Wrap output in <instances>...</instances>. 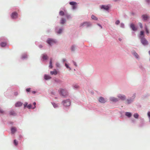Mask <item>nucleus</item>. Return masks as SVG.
<instances>
[{
  "label": "nucleus",
  "mask_w": 150,
  "mask_h": 150,
  "mask_svg": "<svg viewBox=\"0 0 150 150\" xmlns=\"http://www.w3.org/2000/svg\"><path fill=\"white\" fill-rule=\"evenodd\" d=\"M120 23V21L119 20H117L115 22V24L116 25H118V24H119Z\"/></svg>",
  "instance_id": "nucleus-40"
},
{
  "label": "nucleus",
  "mask_w": 150,
  "mask_h": 150,
  "mask_svg": "<svg viewBox=\"0 0 150 150\" xmlns=\"http://www.w3.org/2000/svg\"><path fill=\"white\" fill-rule=\"evenodd\" d=\"M139 67L141 68V69H142V65H140V66H139Z\"/></svg>",
  "instance_id": "nucleus-59"
},
{
  "label": "nucleus",
  "mask_w": 150,
  "mask_h": 150,
  "mask_svg": "<svg viewBox=\"0 0 150 150\" xmlns=\"http://www.w3.org/2000/svg\"><path fill=\"white\" fill-rule=\"evenodd\" d=\"M41 60L42 62L46 61L48 59V57L45 53L42 54L41 56Z\"/></svg>",
  "instance_id": "nucleus-7"
},
{
  "label": "nucleus",
  "mask_w": 150,
  "mask_h": 150,
  "mask_svg": "<svg viewBox=\"0 0 150 150\" xmlns=\"http://www.w3.org/2000/svg\"><path fill=\"white\" fill-rule=\"evenodd\" d=\"M10 16L12 19L16 20L18 18V14L16 11H14L12 13Z\"/></svg>",
  "instance_id": "nucleus-6"
},
{
  "label": "nucleus",
  "mask_w": 150,
  "mask_h": 150,
  "mask_svg": "<svg viewBox=\"0 0 150 150\" xmlns=\"http://www.w3.org/2000/svg\"><path fill=\"white\" fill-rule=\"evenodd\" d=\"M47 32H48V33H49V32H51V29H48V30H47Z\"/></svg>",
  "instance_id": "nucleus-56"
},
{
  "label": "nucleus",
  "mask_w": 150,
  "mask_h": 150,
  "mask_svg": "<svg viewBox=\"0 0 150 150\" xmlns=\"http://www.w3.org/2000/svg\"><path fill=\"white\" fill-rule=\"evenodd\" d=\"M91 18L92 20H98V18L93 15H91Z\"/></svg>",
  "instance_id": "nucleus-26"
},
{
  "label": "nucleus",
  "mask_w": 150,
  "mask_h": 150,
  "mask_svg": "<svg viewBox=\"0 0 150 150\" xmlns=\"http://www.w3.org/2000/svg\"><path fill=\"white\" fill-rule=\"evenodd\" d=\"M23 103L20 102H18L15 104V106L16 107H20L22 105Z\"/></svg>",
  "instance_id": "nucleus-24"
},
{
  "label": "nucleus",
  "mask_w": 150,
  "mask_h": 150,
  "mask_svg": "<svg viewBox=\"0 0 150 150\" xmlns=\"http://www.w3.org/2000/svg\"><path fill=\"white\" fill-rule=\"evenodd\" d=\"M144 29L145 31L146 34L148 35L149 33V31L148 29L147 26L146 25H145L144 26Z\"/></svg>",
  "instance_id": "nucleus-20"
},
{
  "label": "nucleus",
  "mask_w": 150,
  "mask_h": 150,
  "mask_svg": "<svg viewBox=\"0 0 150 150\" xmlns=\"http://www.w3.org/2000/svg\"><path fill=\"white\" fill-rule=\"evenodd\" d=\"M30 88H27L26 89V91L27 92H29L30 91Z\"/></svg>",
  "instance_id": "nucleus-51"
},
{
  "label": "nucleus",
  "mask_w": 150,
  "mask_h": 150,
  "mask_svg": "<svg viewBox=\"0 0 150 150\" xmlns=\"http://www.w3.org/2000/svg\"><path fill=\"white\" fill-rule=\"evenodd\" d=\"M118 39H119V40L120 41H121V40H122V39L120 38H119Z\"/></svg>",
  "instance_id": "nucleus-58"
},
{
  "label": "nucleus",
  "mask_w": 150,
  "mask_h": 150,
  "mask_svg": "<svg viewBox=\"0 0 150 150\" xmlns=\"http://www.w3.org/2000/svg\"><path fill=\"white\" fill-rule=\"evenodd\" d=\"M49 64V67L50 69L52 68H53V66L52 65V58H50Z\"/></svg>",
  "instance_id": "nucleus-23"
},
{
  "label": "nucleus",
  "mask_w": 150,
  "mask_h": 150,
  "mask_svg": "<svg viewBox=\"0 0 150 150\" xmlns=\"http://www.w3.org/2000/svg\"><path fill=\"white\" fill-rule=\"evenodd\" d=\"M59 71L56 70V69H54L53 71H51L50 72V73L52 75H56L58 74Z\"/></svg>",
  "instance_id": "nucleus-15"
},
{
  "label": "nucleus",
  "mask_w": 150,
  "mask_h": 150,
  "mask_svg": "<svg viewBox=\"0 0 150 150\" xmlns=\"http://www.w3.org/2000/svg\"><path fill=\"white\" fill-rule=\"evenodd\" d=\"M33 104L34 105V107L32 108L33 109H34V108H35L36 107L35 105H36V103L35 102H34L33 103Z\"/></svg>",
  "instance_id": "nucleus-48"
},
{
  "label": "nucleus",
  "mask_w": 150,
  "mask_h": 150,
  "mask_svg": "<svg viewBox=\"0 0 150 150\" xmlns=\"http://www.w3.org/2000/svg\"><path fill=\"white\" fill-rule=\"evenodd\" d=\"M8 42H0V45L2 47H5L7 45Z\"/></svg>",
  "instance_id": "nucleus-18"
},
{
  "label": "nucleus",
  "mask_w": 150,
  "mask_h": 150,
  "mask_svg": "<svg viewBox=\"0 0 150 150\" xmlns=\"http://www.w3.org/2000/svg\"><path fill=\"white\" fill-rule=\"evenodd\" d=\"M14 143L15 145H17L18 144V142L16 140H14Z\"/></svg>",
  "instance_id": "nucleus-43"
},
{
  "label": "nucleus",
  "mask_w": 150,
  "mask_h": 150,
  "mask_svg": "<svg viewBox=\"0 0 150 150\" xmlns=\"http://www.w3.org/2000/svg\"><path fill=\"white\" fill-rule=\"evenodd\" d=\"M120 27L122 28H125L124 24L123 23H121L120 24Z\"/></svg>",
  "instance_id": "nucleus-38"
},
{
  "label": "nucleus",
  "mask_w": 150,
  "mask_h": 150,
  "mask_svg": "<svg viewBox=\"0 0 150 150\" xmlns=\"http://www.w3.org/2000/svg\"><path fill=\"white\" fill-rule=\"evenodd\" d=\"M118 97L119 99H121L122 100H124L126 99V97L124 95H119L118 96Z\"/></svg>",
  "instance_id": "nucleus-17"
},
{
  "label": "nucleus",
  "mask_w": 150,
  "mask_h": 150,
  "mask_svg": "<svg viewBox=\"0 0 150 150\" xmlns=\"http://www.w3.org/2000/svg\"><path fill=\"white\" fill-rule=\"evenodd\" d=\"M44 75H48L47 74H45Z\"/></svg>",
  "instance_id": "nucleus-62"
},
{
  "label": "nucleus",
  "mask_w": 150,
  "mask_h": 150,
  "mask_svg": "<svg viewBox=\"0 0 150 150\" xmlns=\"http://www.w3.org/2000/svg\"><path fill=\"white\" fill-rule=\"evenodd\" d=\"M38 47L40 48L41 49L43 47V46L42 45H38Z\"/></svg>",
  "instance_id": "nucleus-52"
},
{
  "label": "nucleus",
  "mask_w": 150,
  "mask_h": 150,
  "mask_svg": "<svg viewBox=\"0 0 150 150\" xmlns=\"http://www.w3.org/2000/svg\"><path fill=\"white\" fill-rule=\"evenodd\" d=\"M134 117L136 118H138L139 117V115L137 113H134Z\"/></svg>",
  "instance_id": "nucleus-36"
},
{
  "label": "nucleus",
  "mask_w": 150,
  "mask_h": 150,
  "mask_svg": "<svg viewBox=\"0 0 150 150\" xmlns=\"http://www.w3.org/2000/svg\"><path fill=\"white\" fill-rule=\"evenodd\" d=\"M27 107L28 108V109H30V108H32V105H31V104H29V105H27Z\"/></svg>",
  "instance_id": "nucleus-42"
},
{
  "label": "nucleus",
  "mask_w": 150,
  "mask_h": 150,
  "mask_svg": "<svg viewBox=\"0 0 150 150\" xmlns=\"http://www.w3.org/2000/svg\"><path fill=\"white\" fill-rule=\"evenodd\" d=\"M139 38L140 39L142 44L144 46H146L148 44V42L145 38L144 32L141 30L140 32Z\"/></svg>",
  "instance_id": "nucleus-1"
},
{
  "label": "nucleus",
  "mask_w": 150,
  "mask_h": 150,
  "mask_svg": "<svg viewBox=\"0 0 150 150\" xmlns=\"http://www.w3.org/2000/svg\"><path fill=\"white\" fill-rule=\"evenodd\" d=\"M110 5L108 4L107 5H102L100 6V8L101 9H103L106 11H108L110 8Z\"/></svg>",
  "instance_id": "nucleus-5"
},
{
  "label": "nucleus",
  "mask_w": 150,
  "mask_h": 150,
  "mask_svg": "<svg viewBox=\"0 0 150 150\" xmlns=\"http://www.w3.org/2000/svg\"><path fill=\"white\" fill-rule=\"evenodd\" d=\"M64 65L67 69H69V70H71V68L70 67L68 64L65 63Z\"/></svg>",
  "instance_id": "nucleus-32"
},
{
  "label": "nucleus",
  "mask_w": 150,
  "mask_h": 150,
  "mask_svg": "<svg viewBox=\"0 0 150 150\" xmlns=\"http://www.w3.org/2000/svg\"><path fill=\"white\" fill-rule=\"evenodd\" d=\"M62 103L63 105L65 106H69L71 104L70 100H64L63 101Z\"/></svg>",
  "instance_id": "nucleus-10"
},
{
  "label": "nucleus",
  "mask_w": 150,
  "mask_h": 150,
  "mask_svg": "<svg viewBox=\"0 0 150 150\" xmlns=\"http://www.w3.org/2000/svg\"><path fill=\"white\" fill-rule=\"evenodd\" d=\"M67 61V60L66 59L64 58L62 60V61L63 62H64Z\"/></svg>",
  "instance_id": "nucleus-53"
},
{
  "label": "nucleus",
  "mask_w": 150,
  "mask_h": 150,
  "mask_svg": "<svg viewBox=\"0 0 150 150\" xmlns=\"http://www.w3.org/2000/svg\"><path fill=\"white\" fill-rule=\"evenodd\" d=\"M73 64H74V65L76 67H77V65L76 63L74 61H73Z\"/></svg>",
  "instance_id": "nucleus-46"
},
{
  "label": "nucleus",
  "mask_w": 150,
  "mask_h": 150,
  "mask_svg": "<svg viewBox=\"0 0 150 150\" xmlns=\"http://www.w3.org/2000/svg\"><path fill=\"white\" fill-rule=\"evenodd\" d=\"M60 95L64 97H66L68 95L67 91L65 89L60 88L59 90Z\"/></svg>",
  "instance_id": "nucleus-4"
},
{
  "label": "nucleus",
  "mask_w": 150,
  "mask_h": 150,
  "mask_svg": "<svg viewBox=\"0 0 150 150\" xmlns=\"http://www.w3.org/2000/svg\"><path fill=\"white\" fill-rule=\"evenodd\" d=\"M56 33L58 34H61L62 32L63 29L62 28H60L58 30H57L56 29Z\"/></svg>",
  "instance_id": "nucleus-19"
},
{
  "label": "nucleus",
  "mask_w": 150,
  "mask_h": 150,
  "mask_svg": "<svg viewBox=\"0 0 150 150\" xmlns=\"http://www.w3.org/2000/svg\"><path fill=\"white\" fill-rule=\"evenodd\" d=\"M147 115L149 118H150V112H148Z\"/></svg>",
  "instance_id": "nucleus-54"
},
{
  "label": "nucleus",
  "mask_w": 150,
  "mask_h": 150,
  "mask_svg": "<svg viewBox=\"0 0 150 150\" xmlns=\"http://www.w3.org/2000/svg\"><path fill=\"white\" fill-rule=\"evenodd\" d=\"M16 131V129L15 127H12L11 128V133L13 134Z\"/></svg>",
  "instance_id": "nucleus-28"
},
{
  "label": "nucleus",
  "mask_w": 150,
  "mask_h": 150,
  "mask_svg": "<svg viewBox=\"0 0 150 150\" xmlns=\"http://www.w3.org/2000/svg\"><path fill=\"white\" fill-rule=\"evenodd\" d=\"M28 104V103L26 102L25 103V104H24V108H25L26 106L27 107Z\"/></svg>",
  "instance_id": "nucleus-49"
},
{
  "label": "nucleus",
  "mask_w": 150,
  "mask_h": 150,
  "mask_svg": "<svg viewBox=\"0 0 150 150\" xmlns=\"http://www.w3.org/2000/svg\"><path fill=\"white\" fill-rule=\"evenodd\" d=\"M66 22V20L65 19L62 18L60 21V23L62 24H64Z\"/></svg>",
  "instance_id": "nucleus-25"
},
{
  "label": "nucleus",
  "mask_w": 150,
  "mask_h": 150,
  "mask_svg": "<svg viewBox=\"0 0 150 150\" xmlns=\"http://www.w3.org/2000/svg\"><path fill=\"white\" fill-rule=\"evenodd\" d=\"M59 15L62 16L65 15L64 12L62 11H60L59 12Z\"/></svg>",
  "instance_id": "nucleus-30"
},
{
  "label": "nucleus",
  "mask_w": 150,
  "mask_h": 150,
  "mask_svg": "<svg viewBox=\"0 0 150 150\" xmlns=\"http://www.w3.org/2000/svg\"><path fill=\"white\" fill-rule=\"evenodd\" d=\"M74 88L76 89L78 88L79 87V86L77 84H75L74 85Z\"/></svg>",
  "instance_id": "nucleus-39"
},
{
  "label": "nucleus",
  "mask_w": 150,
  "mask_h": 150,
  "mask_svg": "<svg viewBox=\"0 0 150 150\" xmlns=\"http://www.w3.org/2000/svg\"><path fill=\"white\" fill-rule=\"evenodd\" d=\"M98 100L100 103H104L106 102L105 99L102 97H99L98 99Z\"/></svg>",
  "instance_id": "nucleus-14"
},
{
  "label": "nucleus",
  "mask_w": 150,
  "mask_h": 150,
  "mask_svg": "<svg viewBox=\"0 0 150 150\" xmlns=\"http://www.w3.org/2000/svg\"><path fill=\"white\" fill-rule=\"evenodd\" d=\"M92 26V23L89 21H85L80 24V27L82 28L85 27L88 28Z\"/></svg>",
  "instance_id": "nucleus-3"
},
{
  "label": "nucleus",
  "mask_w": 150,
  "mask_h": 150,
  "mask_svg": "<svg viewBox=\"0 0 150 150\" xmlns=\"http://www.w3.org/2000/svg\"><path fill=\"white\" fill-rule=\"evenodd\" d=\"M56 66L57 67L59 68H60L61 67L59 63L58 62L56 63Z\"/></svg>",
  "instance_id": "nucleus-35"
},
{
  "label": "nucleus",
  "mask_w": 150,
  "mask_h": 150,
  "mask_svg": "<svg viewBox=\"0 0 150 150\" xmlns=\"http://www.w3.org/2000/svg\"><path fill=\"white\" fill-rule=\"evenodd\" d=\"M77 47V46L75 45H72L71 47V50L72 52H74Z\"/></svg>",
  "instance_id": "nucleus-16"
},
{
  "label": "nucleus",
  "mask_w": 150,
  "mask_h": 150,
  "mask_svg": "<svg viewBox=\"0 0 150 150\" xmlns=\"http://www.w3.org/2000/svg\"><path fill=\"white\" fill-rule=\"evenodd\" d=\"M142 20L144 22H146L149 19V17L146 14H143L142 16Z\"/></svg>",
  "instance_id": "nucleus-9"
},
{
  "label": "nucleus",
  "mask_w": 150,
  "mask_h": 150,
  "mask_svg": "<svg viewBox=\"0 0 150 150\" xmlns=\"http://www.w3.org/2000/svg\"><path fill=\"white\" fill-rule=\"evenodd\" d=\"M125 115L128 117H131L132 114L129 112H126L125 113Z\"/></svg>",
  "instance_id": "nucleus-27"
},
{
  "label": "nucleus",
  "mask_w": 150,
  "mask_h": 150,
  "mask_svg": "<svg viewBox=\"0 0 150 150\" xmlns=\"http://www.w3.org/2000/svg\"><path fill=\"white\" fill-rule=\"evenodd\" d=\"M149 54L150 55V50L149 51Z\"/></svg>",
  "instance_id": "nucleus-61"
},
{
  "label": "nucleus",
  "mask_w": 150,
  "mask_h": 150,
  "mask_svg": "<svg viewBox=\"0 0 150 150\" xmlns=\"http://www.w3.org/2000/svg\"><path fill=\"white\" fill-rule=\"evenodd\" d=\"M139 24L140 28H143V26L142 23H139Z\"/></svg>",
  "instance_id": "nucleus-44"
},
{
  "label": "nucleus",
  "mask_w": 150,
  "mask_h": 150,
  "mask_svg": "<svg viewBox=\"0 0 150 150\" xmlns=\"http://www.w3.org/2000/svg\"><path fill=\"white\" fill-rule=\"evenodd\" d=\"M132 33L133 35H135V34L134 32H132Z\"/></svg>",
  "instance_id": "nucleus-57"
},
{
  "label": "nucleus",
  "mask_w": 150,
  "mask_h": 150,
  "mask_svg": "<svg viewBox=\"0 0 150 150\" xmlns=\"http://www.w3.org/2000/svg\"><path fill=\"white\" fill-rule=\"evenodd\" d=\"M27 58V55L26 53H24L22 54L21 58L23 59H25Z\"/></svg>",
  "instance_id": "nucleus-22"
},
{
  "label": "nucleus",
  "mask_w": 150,
  "mask_h": 150,
  "mask_svg": "<svg viewBox=\"0 0 150 150\" xmlns=\"http://www.w3.org/2000/svg\"><path fill=\"white\" fill-rule=\"evenodd\" d=\"M18 93L17 92H15V93H14V95L15 96H16L17 95H18Z\"/></svg>",
  "instance_id": "nucleus-55"
},
{
  "label": "nucleus",
  "mask_w": 150,
  "mask_h": 150,
  "mask_svg": "<svg viewBox=\"0 0 150 150\" xmlns=\"http://www.w3.org/2000/svg\"><path fill=\"white\" fill-rule=\"evenodd\" d=\"M51 78L50 76H45L44 79L46 80H48Z\"/></svg>",
  "instance_id": "nucleus-31"
},
{
  "label": "nucleus",
  "mask_w": 150,
  "mask_h": 150,
  "mask_svg": "<svg viewBox=\"0 0 150 150\" xmlns=\"http://www.w3.org/2000/svg\"><path fill=\"white\" fill-rule=\"evenodd\" d=\"M97 25L99 27H100V28L102 29L103 28L102 26L99 23H97Z\"/></svg>",
  "instance_id": "nucleus-47"
},
{
  "label": "nucleus",
  "mask_w": 150,
  "mask_h": 150,
  "mask_svg": "<svg viewBox=\"0 0 150 150\" xmlns=\"http://www.w3.org/2000/svg\"><path fill=\"white\" fill-rule=\"evenodd\" d=\"M130 27L134 31H136L137 30V27H136L135 25L133 23L130 24Z\"/></svg>",
  "instance_id": "nucleus-12"
},
{
  "label": "nucleus",
  "mask_w": 150,
  "mask_h": 150,
  "mask_svg": "<svg viewBox=\"0 0 150 150\" xmlns=\"http://www.w3.org/2000/svg\"><path fill=\"white\" fill-rule=\"evenodd\" d=\"M8 40L7 38L4 37H2L0 38V42H8Z\"/></svg>",
  "instance_id": "nucleus-13"
},
{
  "label": "nucleus",
  "mask_w": 150,
  "mask_h": 150,
  "mask_svg": "<svg viewBox=\"0 0 150 150\" xmlns=\"http://www.w3.org/2000/svg\"><path fill=\"white\" fill-rule=\"evenodd\" d=\"M59 26H56L55 27V32H56V29H57V30H58V28H59Z\"/></svg>",
  "instance_id": "nucleus-45"
},
{
  "label": "nucleus",
  "mask_w": 150,
  "mask_h": 150,
  "mask_svg": "<svg viewBox=\"0 0 150 150\" xmlns=\"http://www.w3.org/2000/svg\"><path fill=\"white\" fill-rule=\"evenodd\" d=\"M133 100L132 99H127L126 101V103L127 104H129L131 103L133 101Z\"/></svg>",
  "instance_id": "nucleus-29"
},
{
  "label": "nucleus",
  "mask_w": 150,
  "mask_h": 150,
  "mask_svg": "<svg viewBox=\"0 0 150 150\" xmlns=\"http://www.w3.org/2000/svg\"><path fill=\"white\" fill-rule=\"evenodd\" d=\"M149 120H150V118H149Z\"/></svg>",
  "instance_id": "nucleus-63"
},
{
  "label": "nucleus",
  "mask_w": 150,
  "mask_h": 150,
  "mask_svg": "<svg viewBox=\"0 0 150 150\" xmlns=\"http://www.w3.org/2000/svg\"><path fill=\"white\" fill-rule=\"evenodd\" d=\"M46 42L50 46H52L53 45L56 44L57 43V41L56 39L48 38L46 41Z\"/></svg>",
  "instance_id": "nucleus-2"
},
{
  "label": "nucleus",
  "mask_w": 150,
  "mask_h": 150,
  "mask_svg": "<svg viewBox=\"0 0 150 150\" xmlns=\"http://www.w3.org/2000/svg\"><path fill=\"white\" fill-rule=\"evenodd\" d=\"M10 115H12L15 116L16 115V113L14 111L12 110L10 112Z\"/></svg>",
  "instance_id": "nucleus-33"
},
{
  "label": "nucleus",
  "mask_w": 150,
  "mask_h": 150,
  "mask_svg": "<svg viewBox=\"0 0 150 150\" xmlns=\"http://www.w3.org/2000/svg\"><path fill=\"white\" fill-rule=\"evenodd\" d=\"M69 4L72 6V9L73 10L75 9L76 8L77 3L75 1H72L69 2Z\"/></svg>",
  "instance_id": "nucleus-8"
},
{
  "label": "nucleus",
  "mask_w": 150,
  "mask_h": 150,
  "mask_svg": "<svg viewBox=\"0 0 150 150\" xmlns=\"http://www.w3.org/2000/svg\"><path fill=\"white\" fill-rule=\"evenodd\" d=\"M65 16L67 19H69L71 18V17L70 15L66 14L65 15Z\"/></svg>",
  "instance_id": "nucleus-34"
},
{
  "label": "nucleus",
  "mask_w": 150,
  "mask_h": 150,
  "mask_svg": "<svg viewBox=\"0 0 150 150\" xmlns=\"http://www.w3.org/2000/svg\"><path fill=\"white\" fill-rule=\"evenodd\" d=\"M0 113H4V111L3 110L0 108Z\"/></svg>",
  "instance_id": "nucleus-50"
},
{
  "label": "nucleus",
  "mask_w": 150,
  "mask_h": 150,
  "mask_svg": "<svg viewBox=\"0 0 150 150\" xmlns=\"http://www.w3.org/2000/svg\"><path fill=\"white\" fill-rule=\"evenodd\" d=\"M32 93H35V91H33Z\"/></svg>",
  "instance_id": "nucleus-60"
},
{
  "label": "nucleus",
  "mask_w": 150,
  "mask_h": 150,
  "mask_svg": "<svg viewBox=\"0 0 150 150\" xmlns=\"http://www.w3.org/2000/svg\"><path fill=\"white\" fill-rule=\"evenodd\" d=\"M52 105L54 106V107L55 108H57L58 107V105L57 104L55 103H52Z\"/></svg>",
  "instance_id": "nucleus-41"
},
{
  "label": "nucleus",
  "mask_w": 150,
  "mask_h": 150,
  "mask_svg": "<svg viewBox=\"0 0 150 150\" xmlns=\"http://www.w3.org/2000/svg\"><path fill=\"white\" fill-rule=\"evenodd\" d=\"M131 53L136 59L138 60L139 59V55L134 50L132 51Z\"/></svg>",
  "instance_id": "nucleus-11"
},
{
  "label": "nucleus",
  "mask_w": 150,
  "mask_h": 150,
  "mask_svg": "<svg viewBox=\"0 0 150 150\" xmlns=\"http://www.w3.org/2000/svg\"><path fill=\"white\" fill-rule=\"evenodd\" d=\"M110 99L111 101L113 102H117L119 100V99H118L117 98H115L113 97H111L110 98Z\"/></svg>",
  "instance_id": "nucleus-21"
},
{
  "label": "nucleus",
  "mask_w": 150,
  "mask_h": 150,
  "mask_svg": "<svg viewBox=\"0 0 150 150\" xmlns=\"http://www.w3.org/2000/svg\"><path fill=\"white\" fill-rule=\"evenodd\" d=\"M146 3L150 7V0H145Z\"/></svg>",
  "instance_id": "nucleus-37"
}]
</instances>
